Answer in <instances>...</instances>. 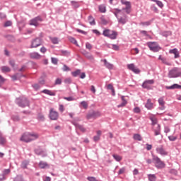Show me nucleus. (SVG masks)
<instances>
[{
	"mask_svg": "<svg viewBox=\"0 0 181 181\" xmlns=\"http://www.w3.org/2000/svg\"><path fill=\"white\" fill-rule=\"evenodd\" d=\"M37 138H39V134L33 132V133L26 132L22 135L21 138V141H22L23 142L29 143V142H32V141H36Z\"/></svg>",
	"mask_w": 181,
	"mask_h": 181,
	"instance_id": "f257e3e1",
	"label": "nucleus"
},
{
	"mask_svg": "<svg viewBox=\"0 0 181 181\" xmlns=\"http://www.w3.org/2000/svg\"><path fill=\"white\" fill-rule=\"evenodd\" d=\"M168 78H177L181 77V68L174 67L168 71Z\"/></svg>",
	"mask_w": 181,
	"mask_h": 181,
	"instance_id": "f03ea898",
	"label": "nucleus"
},
{
	"mask_svg": "<svg viewBox=\"0 0 181 181\" xmlns=\"http://www.w3.org/2000/svg\"><path fill=\"white\" fill-rule=\"evenodd\" d=\"M103 36H105V37H108L109 39H111L112 40H115V39H117V36H118V33L115 30L105 29L103 30Z\"/></svg>",
	"mask_w": 181,
	"mask_h": 181,
	"instance_id": "7ed1b4c3",
	"label": "nucleus"
},
{
	"mask_svg": "<svg viewBox=\"0 0 181 181\" xmlns=\"http://www.w3.org/2000/svg\"><path fill=\"white\" fill-rule=\"evenodd\" d=\"M16 104L21 108H25V107H28L29 100L25 97H19L16 99Z\"/></svg>",
	"mask_w": 181,
	"mask_h": 181,
	"instance_id": "20e7f679",
	"label": "nucleus"
},
{
	"mask_svg": "<svg viewBox=\"0 0 181 181\" xmlns=\"http://www.w3.org/2000/svg\"><path fill=\"white\" fill-rule=\"evenodd\" d=\"M153 161L154 162L155 166L157 169H163L165 166V163L160 160V158L156 156L153 155Z\"/></svg>",
	"mask_w": 181,
	"mask_h": 181,
	"instance_id": "39448f33",
	"label": "nucleus"
},
{
	"mask_svg": "<svg viewBox=\"0 0 181 181\" xmlns=\"http://www.w3.org/2000/svg\"><path fill=\"white\" fill-rule=\"evenodd\" d=\"M147 45L148 46L150 50H151V52H154L155 53L159 52V50H160V49H162L155 42H147Z\"/></svg>",
	"mask_w": 181,
	"mask_h": 181,
	"instance_id": "423d86ee",
	"label": "nucleus"
},
{
	"mask_svg": "<svg viewBox=\"0 0 181 181\" xmlns=\"http://www.w3.org/2000/svg\"><path fill=\"white\" fill-rule=\"evenodd\" d=\"M42 40L41 37H36L31 42V49L39 47V46H42Z\"/></svg>",
	"mask_w": 181,
	"mask_h": 181,
	"instance_id": "0eeeda50",
	"label": "nucleus"
},
{
	"mask_svg": "<svg viewBox=\"0 0 181 181\" xmlns=\"http://www.w3.org/2000/svg\"><path fill=\"white\" fill-rule=\"evenodd\" d=\"M117 22L119 25H125L128 22V16L120 13V16L117 17Z\"/></svg>",
	"mask_w": 181,
	"mask_h": 181,
	"instance_id": "6e6552de",
	"label": "nucleus"
},
{
	"mask_svg": "<svg viewBox=\"0 0 181 181\" xmlns=\"http://www.w3.org/2000/svg\"><path fill=\"white\" fill-rule=\"evenodd\" d=\"M35 154L37 155L38 156H42V158H46L47 156V153H46V151L43 150L40 147H37L34 150Z\"/></svg>",
	"mask_w": 181,
	"mask_h": 181,
	"instance_id": "1a4fd4ad",
	"label": "nucleus"
},
{
	"mask_svg": "<svg viewBox=\"0 0 181 181\" xmlns=\"http://www.w3.org/2000/svg\"><path fill=\"white\" fill-rule=\"evenodd\" d=\"M154 83L155 81L153 79L146 80L144 81L141 86L143 88H146V90H151V86Z\"/></svg>",
	"mask_w": 181,
	"mask_h": 181,
	"instance_id": "9d476101",
	"label": "nucleus"
},
{
	"mask_svg": "<svg viewBox=\"0 0 181 181\" xmlns=\"http://www.w3.org/2000/svg\"><path fill=\"white\" fill-rule=\"evenodd\" d=\"M49 118L52 121H57L59 119V112L51 109L49 111Z\"/></svg>",
	"mask_w": 181,
	"mask_h": 181,
	"instance_id": "9b49d317",
	"label": "nucleus"
},
{
	"mask_svg": "<svg viewBox=\"0 0 181 181\" xmlns=\"http://www.w3.org/2000/svg\"><path fill=\"white\" fill-rule=\"evenodd\" d=\"M127 69L131 71H133L135 74H139L141 73V70L135 66L134 64H127Z\"/></svg>",
	"mask_w": 181,
	"mask_h": 181,
	"instance_id": "f8f14e48",
	"label": "nucleus"
},
{
	"mask_svg": "<svg viewBox=\"0 0 181 181\" xmlns=\"http://www.w3.org/2000/svg\"><path fill=\"white\" fill-rule=\"evenodd\" d=\"M100 115H101L100 112L92 111L87 115L86 118L87 119H91V118H98V117H100Z\"/></svg>",
	"mask_w": 181,
	"mask_h": 181,
	"instance_id": "ddd939ff",
	"label": "nucleus"
},
{
	"mask_svg": "<svg viewBox=\"0 0 181 181\" xmlns=\"http://www.w3.org/2000/svg\"><path fill=\"white\" fill-rule=\"evenodd\" d=\"M100 62H103L104 63L105 67H106V69H107L108 70H112V69H114V64L108 62L107 59H101Z\"/></svg>",
	"mask_w": 181,
	"mask_h": 181,
	"instance_id": "4468645a",
	"label": "nucleus"
},
{
	"mask_svg": "<svg viewBox=\"0 0 181 181\" xmlns=\"http://www.w3.org/2000/svg\"><path fill=\"white\" fill-rule=\"evenodd\" d=\"M71 124L73 125H74V127H76V128H77L78 129H80L81 131V132H86V128H84V127L81 124H78V123H77L75 121H72Z\"/></svg>",
	"mask_w": 181,
	"mask_h": 181,
	"instance_id": "2eb2a0df",
	"label": "nucleus"
},
{
	"mask_svg": "<svg viewBox=\"0 0 181 181\" xmlns=\"http://www.w3.org/2000/svg\"><path fill=\"white\" fill-rule=\"evenodd\" d=\"M43 94H46L47 95H50L51 97H54L56 95V92L53 90H50L48 89H44L41 91Z\"/></svg>",
	"mask_w": 181,
	"mask_h": 181,
	"instance_id": "dca6fc26",
	"label": "nucleus"
},
{
	"mask_svg": "<svg viewBox=\"0 0 181 181\" xmlns=\"http://www.w3.org/2000/svg\"><path fill=\"white\" fill-rule=\"evenodd\" d=\"M166 90H181V85L174 83L170 86H165Z\"/></svg>",
	"mask_w": 181,
	"mask_h": 181,
	"instance_id": "f3484780",
	"label": "nucleus"
},
{
	"mask_svg": "<svg viewBox=\"0 0 181 181\" xmlns=\"http://www.w3.org/2000/svg\"><path fill=\"white\" fill-rule=\"evenodd\" d=\"M156 151L158 153H159L160 155H161L162 156H166L168 155V152L165 151L164 149H163V146H160V147H158L156 148Z\"/></svg>",
	"mask_w": 181,
	"mask_h": 181,
	"instance_id": "a211bd4d",
	"label": "nucleus"
},
{
	"mask_svg": "<svg viewBox=\"0 0 181 181\" xmlns=\"http://www.w3.org/2000/svg\"><path fill=\"white\" fill-rule=\"evenodd\" d=\"M169 53L170 54H174V57L175 59H179V57H180V55L179 54V51L177 50V48H174L173 49H170L169 50Z\"/></svg>",
	"mask_w": 181,
	"mask_h": 181,
	"instance_id": "6ab92c4d",
	"label": "nucleus"
},
{
	"mask_svg": "<svg viewBox=\"0 0 181 181\" xmlns=\"http://www.w3.org/2000/svg\"><path fill=\"white\" fill-rule=\"evenodd\" d=\"M30 59L39 60V59L42 57V55H40V54H39L38 52H31L30 53Z\"/></svg>",
	"mask_w": 181,
	"mask_h": 181,
	"instance_id": "aec40b11",
	"label": "nucleus"
},
{
	"mask_svg": "<svg viewBox=\"0 0 181 181\" xmlns=\"http://www.w3.org/2000/svg\"><path fill=\"white\" fill-rule=\"evenodd\" d=\"M153 131L154 132L155 136H158V135H160V124H157L156 127H153Z\"/></svg>",
	"mask_w": 181,
	"mask_h": 181,
	"instance_id": "412c9836",
	"label": "nucleus"
},
{
	"mask_svg": "<svg viewBox=\"0 0 181 181\" xmlns=\"http://www.w3.org/2000/svg\"><path fill=\"white\" fill-rule=\"evenodd\" d=\"M21 77H25V76H23L22 74L17 73L15 75H13L11 78L13 81H16V80H19V78H21Z\"/></svg>",
	"mask_w": 181,
	"mask_h": 181,
	"instance_id": "4be33fe9",
	"label": "nucleus"
},
{
	"mask_svg": "<svg viewBox=\"0 0 181 181\" xmlns=\"http://www.w3.org/2000/svg\"><path fill=\"white\" fill-rule=\"evenodd\" d=\"M145 107L147 110H152L153 108V103H152L151 99L147 100Z\"/></svg>",
	"mask_w": 181,
	"mask_h": 181,
	"instance_id": "5701e85b",
	"label": "nucleus"
},
{
	"mask_svg": "<svg viewBox=\"0 0 181 181\" xmlns=\"http://www.w3.org/2000/svg\"><path fill=\"white\" fill-rule=\"evenodd\" d=\"M122 10L119 8H115L112 11V13L115 15V16L117 18V19L121 16V12Z\"/></svg>",
	"mask_w": 181,
	"mask_h": 181,
	"instance_id": "b1692460",
	"label": "nucleus"
},
{
	"mask_svg": "<svg viewBox=\"0 0 181 181\" xmlns=\"http://www.w3.org/2000/svg\"><path fill=\"white\" fill-rule=\"evenodd\" d=\"M98 9L100 13H105L107 12V7L104 4L99 5Z\"/></svg>",
	"mask_w": 181,
	"mask_h": 181,
	"instance_id": "393cba45",
	"label": "nucleus"
},
{
	"mask_svg": "<svg viewBox=\"0 0 181 181\" xmlns=\"http://www.w3.org/2000/svg\"><path fill=\"white\" fill-rule=\"evenodd\" d=\"M122 103L120 105H118V108H121L122 107H125L127 104V100H125V96H122Z\"/></svg>",
	"mask_w": 181,
	"mask_h": 181,
	"instance_id": "a878e982",
	"label": "nucleus"
},
{
	"mask_svg": "<svg viewBox=\"0 0 181 181\" xmlns=\"http://www.w3.org/2000/svg\"><path fill=\"white\" fill-rule=\"evenodd\" d=\"M0 70H1L2 73H9L11 71V68L7 66H1Z\"/></svg>",
	"mask_w": 181,
	"mask_h": 181,
	"instance_id": "bb28decb",
	"label": "nucleus"
},
{
	"mask_svg": "<svg viewBox=\"0 0 181 181\" xmlns=\"http://www.w3.org/2000/svg\"><path fill=\"white\" fill-rule=\"evenodd\" d=\"M147 177L148 181H156V175L155 174H148Z\"/></svg>",
	"mask_w": 181,
	"mask_h": 181,
	"instance_id": "cd10ccee",
	"label": "nucleus"
},
{
	"mask_svg": "<svg viewBox=\"0 0 181 181\" xmlns=\"http://www.w3.org/2000/svg\"><path fill=\"white\" fill-rule=\"evenodd\" d=\"M152 22L153 21L150 20L148 21L141 22L139 25L141 26H151V25H152Z\"/></svg>",
	"mask_w": 181,
	"mask_h": 181,
	"instance_id": "c85d7f7f",
	"label": "nucleus"
},
{
	"mask_svg": "<svg viewBox=\"0 0 181 181\" xmlns=\"http://www.w3.org/2000/svg\"><path fill=\"white\" fill-rule=\"evenodd\" d=\"M39 166L41 169H45V168H47L49 166V164L44 161H40Z\"/></svg>",
	"mask_w": 181,
	"mask_h": 181,
	"instance_id": "c756f323",
	"label": "nucleus"
},
{
	"mask_svg": "<svg viewBox=\"0 0 181 181\" xmlns=\"http://www.w3.org/2000/svg\"><path fill=\"white\" fill-rule=\"evenodd\" d=\"M13 181H26L25 178H23V175H18L14 177Z\"/></svg>",
	"mask_w": 181,
	"mask_h": 181,
	"instance_id": "7c9ffc66",
	"label": "nucleus"
},
{
	"mask_svg": "<svg viewBox=\"0 0 181 181\" xmlns=\"http://www.w3.org/2000/svg\"><path fill=\"white\" fill-rule=\"evenodd\" d=\"M6 144V138L4 136V134H0V145H5Z\"/></svg>",
	"mask_w": 181,
	"mask_h": 181,
	"instance_id": "2f4dec72",
	"label": "nucleus"
},
{
	"mask_svg": "<svg viewBox=\"0 0 181 181\" xmlns=\"http://www.w3.org/2000/svg\"><path fill=\"white\" fill-rule=\"evenodd\" d=\"M88 21L90 25H91L92 26L95 25V20L94 19V18L92 17V16H88Z\"/></svg>",
	"mask_w": 181,
	"mask_h": 181,
	"instance_id": "473e14b6",
	"label": "nucleus"
},
{
	"mask_svg": "<svg viewBox=\"0 0 181 181\" xmlns=\"http://www.w3.org/2000/svg\"><path fill=\"white\" fill-rule=\"evenodd\" d=\"M112 156L117 162H121L122 160V157L118 154H113Z\"/></svg>",
	"mask_w": 181,
	"mask_h": 181,
	"instance_id": "72a5a7b5",
	"label": "nucleus"
},
{
	"mask_svg": "<svg viewBox=\"0 0 181 181\" xmlns=\"http://www.w3.org/2000/svg\"><path fill=\"white\" fill-rule=\"evenodd\" d=\"M30 25H31L32 26H38L39 23L35 20V18H33L30 21Z\"/></svg>",
	"mask_w": 181,
	"mask_h": 181,
	"instance_id": "f704fd0d",
	"label": "nucleus"
},
{
	"mask_svg": "<svg viewBox=\"0 0 181 181\" xmlns=\"http://www.w3.org/2000/svg\"><path fill=\"white\" fill-rule=\"evenodd\" d=\"M71 74L74 77H77V76H80V74H81V70L77 69L75 71L71 72Z\"/></svg>",
	"mask_w": 181,
	"mask_h": 181,
	"instance_id": "c9c22d12",
	"label": "nucleus"
},
{
	"mask_svg": "<svg viewBox=\"0 0 181 181\" xmlns=\"http://www.w3.org/2000/svg\"><path fill=\"white\" fill-rule=\"evenodd\" d=\"M152 2H156V5L159 6V8H163V3L159 0H151Z\"/></svg>",
	"mask_w": 181,
	"mask_h": 181,
	"instance_id": "e433bc0d",
	"label": "nucleus"
},
{
	"mask_svg": "<svg viewBox=\"0 0 181 181\" xmlns=\"http://www.w3.org/2000/svg\"><path fill=\"white\" fill-rule=\"evenodd\" d=\"M133 138L134 141H142V136L139 134H134Z\"/></svg>",
	"mask_w": 181,
	"mask_h": 181,
	"instance_id": "4c0bfd02",
	"label": "nucleus"
},
{
	"mask_svg": "<svg viewBox=\"0 0 181 181\" xmlns=\"http://www.w3.org/2000/svg\"><path fill=\"white\" fill-rule=\"evenodd\" d=\"M69 42L71 43H73L74 45H76V46H78V44L77 43V40L73 37H69Z\"/></svg>",
	"mask_w": 181,
	"mask_h": 181,
	"instance_id": "58836bf2",
	"label": "nucleus"
},
{
	"mask_svg": "<svg viewBox=\"0 0 181 181\" xmlns=\"http://www.w3.org/2000/svg\"><path fill=\"white\" fill-rule=\"evenodd\" d=\"M121 4L122 5H125L127 6V9H128L129 8V5H131L130 1H127L125 0H121Z\"/></svg>",
	"mask_w": 181,
	"mask_h": 181,
	"instance_id": "ea45409f",
	"label": "nucleus"
},
{
	"mask_svg": "<svg viewBox=\"0 0 181 181\" xmlns=\"http://www.w3.org/2000/svg\"><path fill=\"white\" fill-rule=\"evenodd\" d=\"M5 81H6V79H5L2 75H0V88L5 84Z\"/></svg>",
	"mask_w": 181,
	"mask_h": 181,
	"instance_id": "a19ab883",
	"label": "nucleus"
},
{
	"mask_svg": "<svg viewBox=\"0 0 181 181\" xmlns=\"http://www.w3.org/2000/svg\"><path fill=\"white\" fill-rule=\"evenodd\" d=\"M150 120L151 121V125H156L158 124V119L156 117H150Z\"/></svg>",
	"mask_w": 181,
	"mask_h": 181,
	"instance_id": "79ce46f5",
	"label": "nucleus"
},
{
	"mask_svg": "<svg viewBox=\"0 0 181 181\" xmlns=\"http://www.w3.org/2000/svg\"><path fill=\"white\" fill-rule=\"evenodd\" d=\"M50 40L53 43V45L59 44V38L57 37H51Z\"/></svg>",
	"mask_w": 181,
	"mask_h": 181,
	"instance_id": "37998d69",
	"label": "nucleus"
},
{
	"mask_svg": "<svg viewBox=\"0 0 181 181\" xmlns=\"http://www.w3.org/2000/svg\"><path fill=\"white\" fill-rule=\"evenodd\" d=\"M122 11H125L126 13H127V15H129L131 13V5H129V7L128 8H127V6L125 8H122Z\"/></svg>",
	"mask_w": 181,
	"mask_h": 181,
	"instance_id": "c03bdc74",
	"label": "nucleus"
},
{
	"mask_svg": "<svg viewBox=\"0 0 181 181\" xmlns=\"http://www.w3.org/2000/svg\"><path fill=\"white\" fill-rule=\"evenodd\" d=\"M162 59V61H161L162 63H163L164 64H166V66H171L172 65V64H170V62H169L165 57H164V59Z\"/></svg>",
	"mask_w": 181,
	"mask_h": 181,
	"instance_id": "a18cd8bd",
	"label": "nucleus"
},
{
	"mask_svg": "<svg viewBox=\"0 0 181 181\" xmlns=\"http://www.w3.org/2000/svg\"><path fill=\"white\" fill-rule=\"evenodd\" d=\"M168 139L169 141H170L171 142H175V141H176V139H177V136H168Z\"/></svg>",
	"mask_w": 181,
	"mask_h": 181,
	"instance_id": "49530a36",
	"label": "nucleus"
},
{
	"mask_svg": "<svg viewBox=\"0 0 181 181\" xmlns=\"http://www.w3.org/2000/svg\"><path fill=\"white\" fill-rule=\"evenodd\" d=\"M32 87L34 88V90H35V91H37V90H39L41 86L39 85V83H35L32 85Z\"/></svg>",
	"mask_w": 181,
	"mask_h": 181,
	"instance_id": "de8ad7c7",
	"label": "nucleus"
},
{
	"mask_svg": "<svg viewBox=\"0 0 181 181\" xmlns=\"http://www.w3.org/2000/svg\"><path fill=\"white\" fill-rule=\"evenodd\" d=\"M158 101L159 105H165V100L163 99V97L158 98Z\"/></svg>",
	"mask_w": 181,
	"mask_h": 181,
	"instance_id": "09e8293b",
	"label": "nucleus"
},
{
	"mask_svg": "<svg viewBox=\"0 0 181 181\" xmlns=\"http://www.w3.org/2000/svg\"><path fill=\"white\" fill-rule=\"evenodd\" d=\"M81 105L83 107L84 110H87V108H88V104L86 101L81 102Z\"/></svg>",
	"mask_w": 181,
	"mask_h": 181,
	"instance_id": "8fccbe9b",
	"label": "nucleus"
},
{
	"mask_svg": "<svg viewBox=\"0 0 181 181\" xmlns=\"http://www.w3.org/2000/svg\"><path fill=\"white\" fill-rule=\"evenodd\" d=\"M84 55L86 56V57H87V59H89L90 60H93V59H94V57H93V55H91V54L88 52H86Z\"/></svg>",
	"mask_w": 181,
	"mask_h": 181,
	"instance_id": "3c124183",
	"label": "nucleus"
},
{
	"mask_svg": "<svg viewBox=\"0 0 181 181\" xmlns=\"http://www.w3.org/2000/svg\"><path fill=\"white\" fill-rule=\"evenodd\" d=\"M51 62L52 63V64H57L59 59H57V58H54V57H52L51 58Z\"/></svg>",
	"mask_w": 181,
	"mask_h": 181,
	"instance_id": "603ef678",
	"label": "nucleus"
},
{
	"mask_svg": "<svg viewBox=\"0 0 181 181\" xmlns=\"http://www.w3.org/2000/svg\"><path fill=\"white\" fill-rule=\"evenodd\" d=\"M64 100H66V101H74V98L73 96L69 97H64Z\"/></svg>",
	"mask_w": 181,
	"mask_h": 181,
	"instance_id": "864d4df0",
	"label": "nucleus"
},
{
	"mask_svg": "<svg viewBox=\"0 0 181 181\" xmlns=\"http://www.w3.org/2000/svg\"><path fill=\"white\" fill-rule=\"evenodd\" d=\"M86 48L88 49V50H91L93 49V45H91L90 42H86Z\"/></svg>",
	"mask_w": 181,
	"mask_h": 181,
	"instance_id": "5fc2aeb1",
	"label": "nucleus"
},
{
	"mask_svg": "<svg viewBox=\"0 0 181 181\" xmlns=\"http://www.w3.org/2000/svg\"><path fill=\"white\" fill-rule=\"evenodd\" d=\"M62 70H63V71H70V68L69 66H67V65L64 64V66L62 67Z\"/></svg>",
	"mask_w": 181,
	"mask_h": 181,
	"instance_id": "6e6d98bb",
	"label": "nucleus"
},
{
	"mask_svg": "<svg viewBox=\"0 0 181 181\" xmlns=\"http://www.w3.org/2000/svg\"><path fill=\"white\" fill-rule=\"evenodd\" d=\"M133 111L135 112V114H139V112H141V108L136 107L134 108Z\"/></svg>",
	"mask_w": 181,
	"mask_h": 181,
	"instance_id": "4d7b16f0",
	"label": "nucleus"
},
{
	"mask_svg": "<svg viewBox=\"0 0 181 181\" xmlns=\"http://www.w3.org/2000/svg\"><path fill=\"white\" fill-rule=\"evenodd\" d=\"M112 49L113 50H116V51L119 50V47L118 45H115V44H112Z\"/></svg>",
	"mask_w": 181,
	"mask_h": 181,
	"instance_id": "13d9d810",
	"label": "nucleus"
},
{
	"mask_svg": "<svg viewBox=\"0 0 181 181\" xmlns=\"http://www.w3.org/2000/svg\"><path fill=\"white\" fill-rule=\"evenodd\" d=\"M21 168H23V169H26V168H28V162L23 161L21 163Z\"/></svg>",
	"mask_w": 181,
	"mask_h": 181,
	"instance_id": "bf43d9fd",
	"label": "nucleus"
},
{
	"mask_svg": "<svg viewBox=\"0 0 181 181\" xmlns=\"http://www.w3.org/2000/svg\"><path fill=\"white\" fill-rule=\"evenodd\" d=\"M13 121H20L21 117H19L18 115H13L12 116Z\"/></svg>",
	"mask_w": 181,
	"mask_h": 181,
	"instance_id": "052dcab7",
	"label": "nucleus"
},
{
	"mask_svg": "<svg viewBox=\"0 0 181 181\" xmlns=\"http://www.w3.org/2000/svg\"><path fill=\"white\" fill-rule=\"evenodd\" d=\"M60 84H62V79L58 78L55 81V85L56 86H60Z\"/></svg>",
	"mask_w": 181,
	"mask_h": 181,
	"instance_id": "680f3d73",
	"label": "nucleus"
},
{
	"mask_svg": "<svg viewBox=\"0 0 181 181\" xmlns=\"http://www.w3.org/2000/svg\"><path fill=\"white\" fill-rule=\"evenodd\" d=\"M100 21L103 23V25H107V23H108V22L107 21V20H105L104 17L100 18Z\"/></svg>",
	"mask_w": 181,
	"mask_h": 181,
	"instance_id": "e2e57ef3",
	"label": "nucleus"
},
{
	"mask_svg": "<svg viewBox=\"0 0 181 181\" xmlns=\"http://www.w3.org/2000/svg\"><path fill=\"white\" fill-rule=\"evenodd\" d=\"M8 26H12V22L11 21H6L4 23V28H8Z\"/></svg>",
	"mask_w": 181,
	"mask_h": 181,
	"instance_id": "0e129e2a",
	"label": "nucleus"
},
{
	"mask_svg": "<svg viewBox=\"0 0 181 181\" xmlns=\"http://www.w3.org/2000/svg\"><path fill=\"white\" fill-rule=\"evenodd\" d=\"M125 172V168H122L119 169V170L118 171V175H122V173H124Z\"/></svg>",
	"mask_w": 181,
	"mask_h": 181,
	"instance_id": "69168bd1",
	"label": "nucleus"
},
{
	"mask_svg": "<svg viewBox=\"0 0 181 181\" xmlns=\"http://www.w3.org/2000/svg\"><path fill=\"white\" fill-rule=\"evenodd\" d=\"M170 173H171V175H175L176 176V175H177V170L175 169H171L170 170Z\"/></svg>",
	"mask_w": 181,
	"mask_h": 181,
	"instance_id": "338daca9",
	"label": "nucleus"
},
{
	"mask_svg": "<svg viewBox=\"0 0 181 181\" xmlns=\"http://www.w3.org/2000/svg\"><path fill=\"white\" fill-rule=\"evenodd\" d=\"M8 63L11 67H15V60H9Z\"/></svg>",
	"mask_w": 181,
	"mask_h": 181,
	"instance_id": "774afa93",
	"label": "nucleus"
}]
</instances>
